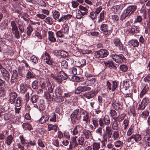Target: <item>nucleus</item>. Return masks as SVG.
Listing matches in <instances>:
<instances>
[{"label":"nucleus","instance_id":"41","mask_svg":"<svg viewBox=\"0 0 150 150\" xmlns=\"http://www.w3.org/2000/svg\"><path fill=\"white\" fill-rule=\"evenodd\" d=\"M104 11H103L100 13V15L98 17V22L100 23L104 19Z\"/></svg>","mask_w":150,"mask_h":150},{"label":"nucleus","instance_id":"31","mask_svg":"<svg viewBox=\"0 0 150 150\" xmlns=\"http://www.w3.org/2000/svg\"><path fill=\"white\" fill-rule=\"evenodd\" d=\"M83 134L87 139H89L91 136V134L90 131L87 129H84L83 131Z\"/></svg>","mask_w":150,"mask_h":150},{"label":"nucleus","instance_id":"62","mask_svg":"<svg viewBox=\"0 0 150 150\" xmlns=\"http://www.w3.org/2000/svg\"><path fill=\"white\" fill-rule=\"evenodd\" d=\"M34 75L32 72L30 71H28L26 75V78L27 79L33 78L34 77Z\"/></svg>","mask_w":150,"mask_h":150},{"label":"nucleus","instance_id":"8","mask_svg":"<svg viewBox=\"0 0 150 150\" xmlns=\"http://www.w3.org/2000/svg\"><path fill=\"white\" fill-rule=\"evenodd\" d=\"M98 93V90H94L85 93L83 94V96L87 99H90L96 96Z\"/></svg>","mask_w":150,"mask_h":150},{"label":"nucleus","instance_id":"18","mask_svg":"<svg viewBox=\"0 0 150 150\" xmlns=\"http://www.w3.org/2000/svg\"><path fill=\"white\" fill-rule=\"evenodd\" d=\"M1 72L6 80H8L10 78V75L8 71L5 69L2 68L1 69Z\"/></svg>","mask_w":150,"mask_h":150},{"label":"nucleus","instance_id":"43","mask_svg":"<svg viewBox=\"0 0 150 150\" xmlns=\"http://www.w3.org/2000/svg\"><path fill=\"white\" fill-rule=\"evenodd\" d=\"M121 106L117 102H115L112 104L113 108L116 110H119L121 109Z\"/></svg>","mask_w":150,"mask_h":150},{"label":"nucleus","instance_id":"52","mask_svg":"<svg viewBox=\"0 0 150 150\" xmlns=\"http://www.w3.org/2000/svg\"><path fill=\"white\" fill-rule=\"evenodd\" d=\"M8 25L7 23L5 21H3L0 23V27L2 30L6 28Z\"/></svg>","mask_w":150,"mask_h":150},{"label":"nucleus","instance_id":"14","mask_svg":"<svg viewBox=\"0 0 150 150\" xmlns=\"http://www.w3.org/2000/svg\"><path fill=\"white\" fill-rule=\"evenodd\" d=\"M72 17V15L70 14L64 15L59 19L57 20V22L59 23L62 22L63 23L65 24L66 21L71 18Z\"/></svg>","mask_w":150,"mask_h":150},{"label":"nucleus","instance_id":"30","mask_svg":"<svg viewBox=\"0 0 150 150\" xmlns=\"http://www.w3.org/2000/svg\"><path fill=\"white\" fill-rule=\"evenodd\" d=\"M128 43L134 47H138L139 42L137 39H132L129 40Z\"/></svg>","mask_w":150,"mask_h":150},{"label":"nucleus","instance_id":"63","mask_svg":"<svg viewBox=\"0 0 150 150\" xmlns=\"http://www.w3.org/2000/svg\"><path fill=\"white\" fill-rule=\"evenodd\" d=\"M78 51L79 52L83 54H90L91 52V50H83L81 49H79Z\"/></svg>","mask_w":150,"mask_h":150},{"label":"nucleus","instance_id":"24","mask_svg":"<svg viewBox=\"0 0 150 150\" xmlns=\"http://www.w3.org/2000/svg\"><path fill=\"white\" fill-rule=\"evenodd\" d=\"M72 14L76 16L77 19H80L83 16H84L83 15L82 12L80 10H76L72 12Z\"/></svg>","mask_w":150,"mask_h":150},{"label":"nucleus","instance_id":"38","mask_svg":"<svg viewBox=\"0 0 150 150\" xmlns=\"http://www.w3.org/2000/svg\"><path fill=\"white\" fill-rule=\"evenodd\" d=\"M77 140L78 146L79 145L82 146L83 144L85 141V139L82 136L79 137L77 138Z\"/></svg>","mask_w":150,"mask_h":150},{"label":"nucleus","instance_id":"45","mask_svg":"<svg viewBox=\"0 0 150 150\" xmlns=\"http://www.w3.org/2000/svg\"><path fill=\"white\" fill-rule=\"evenodd\" d=\"M115 141L114 142V144L116 147L119 148L123 145V142L119 140Z\"/></svg>","mask_w":150,"mask_h":150},{"label":"nucleus","instance_id":"39","mask_svg":"<svg viewBox=\"0 0 150 150\" xmlns=\"http://www.w3.org/2000/svg\"><path fill=\"white\" fill-rule=\"evenodd\" d=\"M92 146L93 150H99L100 146V143L94 142L92 144Z\"/></svg>","mask_w":150,"mask_h":150},{"label":"nucleus","instance_id":"19","mask_svg":"<svg viewBox=\"0 0 150 150\" xmlns=\"http://www.w3.org/2000/svg\"><path fill=\"white\" fill-rule=\"evenodd\" d=\"M123 8L122 5H117L113 6L112 8V10L114 13H116L120 12Z\"/></svg>","mask_w":150,"mask_h":150},{"label":"nucleus","instance_id":"15","mask_svg":"<svg viewBox=\"0 0 150 150\" xmlns=\"http://www.w3.org/2000/svg\"><path fill=\"white\" fill-rule=\"evenodd\" d=\"M55 33L57 37L59 40V41L61 42H62L64 39L67 38V35L60 30L58 31H56Z\"/></svg>","mask_w":150,"mask_h":150},{"label":"nucleus","instance_id":"61","mask_svg":"<svg viewBox=\"0 0 150 150\" xmlns=\"http://www.w3.org/2000/svg\"><path fill=\"white\" fill-rule=\"evenodd\" d=\"M30 59L32 62L34 64H36L38 62L37 57L34 55L31 56L30 57Z\"/></svg>","mask_w":150,"mask_h":150},{"label":"nucleus","instance_id":"21","mask_svg":"<svg viewBox=\"0 0 150 150\" xmlns=\"http://www.w3.org/2000/svg\"><path fill=\"white\" fill-rule=\"evenodd\" d=\"M86 60L85 59H81L80 60H76L75 61V65L77 67H82L86 65Z\"/></svg>","mask_w":150,"mask_h":150},{"label":"nucleus","instance_id":"9","mask_svg":"<svg viewBox=\"0 0 150 150\" xmlns=\"http://www.w3.org/2000/svg\"><path fill=\"white\" fill-rule=\"evenodd\" d=\"M117 86L118 84L115 81H112V83L108 81H107V89L109 91H114L117 88Z\"/></svg>","mask_w":150,"mask_h":150},{"label":"nucleus","instance_id":"27","mask_svg":"<svg viewBox=\"0 0 150 150\" xmlns=\"http://www.w3.org/2000/svg\"><path fill=\"white\" fill-rule=\"evenodd\" d=\"M113 119L114 120L112 121L111 123L112 129L114 130H118V126L117 122L116 120L115 117H113Z\"/></svg>","mask_w":150,"mask_h":150},{"label":"nucleus","instance_id":"1","mask_svg":"<svg viewBox=\"0 0 150 150\" xmlns=\"http://www.w3.org/2000/svg\"><path fill=\"white\" fill-rule=\"evenodd\" d=\"M41 87L44 89V96L48 100L50 98L49 93H52L53 92V88L50 82L47 80L46 82H43L41 84Z\"/></svg>","mask_w":150,"mask_h":150},{"label":"nucleus","instance_id":"54","mask_svg":"<svg viewBox=\"0 0 150 150\" xmlns=\"http://www.w3.org/2000/svg\"><path fill=\"white\" fill-rule=\"evenodd\" d=\"M52 16L54 19L57 20L59 17L60 13L58 11H55L53 12Z\"/></svg>","mask_w":150,"mask_h":150},{"label":"nucleus","instance_id":"2","mask_svg":"<svg viewBox=\"0 0 150 150\" xmlns=\"http://www.w3.org/2000/svg\"><path fill=\"white\" fill-rule=\"evenodd\" d=\"M83 110L81 109L77 108L74 110L71 114L70 118L72 123H75L76 120H79L81 118Z\"/></svg>","mask_w":150,"mask_h":150},{"label":"nucleus","instance_id":"16","mask_svg":"<svg viewBox=\"0 0 150 150\" xmlns=\"http://www.w3.org/2000/svg\"><path fill=\"white\" fill-rule=\"evenodd\" d=\"M103 64L106 67H108L110 69H116L117 67L115 66L113 62L111 60L104 61Z\"/></svg>","mask_w":150,"mask_h":150},{"label":"nucleus","instance_id":"64","mask_svg":"<svg viewBox=\"0 0 150 150\" xmlns=\"http://www.w3.org/2000/svg\"><path fill=\"white\" fill-rule=\"evenodd\" d=\"M129 124V121L127 120H125L123 123L122 125L124 129H126Z\"/></svg>","mask_w":150,"mask_h":150},{"label":"nucleus","instance_id":"48","mask_svg":"<svg viewBox=\"0 0 150 150\" xmlns=\"http://www.w3.org/2000/svg\"><path fill=\"white\" fill-rule=\"evenodd\" d=\"M44 21L47 24L51 25L53 23V19L50 17H48L45 19Z\"/></svg>","mask_w":150,"mask_h":150},{"label":"nucleus","instance_id":"44","mask_svg":"<svg viewBox=\"0 0 150 150\" xmlns=\"http://www.w3.org/2000/svg\"><path fill=\"white\" fill-rule=\"evenodd\" d=\"M12 32L18 30V28L15 21H12L11 22Z\"/></svg>","mask_w":150,"mask_h":150},{"label":"nucleus","instance_id":"11","mask_svg":"<svg viewBox=\"0 0 150 150\" xmlns=\"http://www.w3.org/2000/svg\"><path fill=\"white\" fill-rule=\"evenodd\" d=\"M81 115H83L82 117V120L83 121L85 122L86 124L90 122L91 115L89 112L83 110Z\"/></svg>","mask_w":150,"mask_h":150},{"label":"nucleus","instance_id":"37","mask_svg":"<svg viewBox=\"0 0 150 150\" xmlns=\"http://www.w3.org/2000/svg\"><path fill=\"white\" fill-rule=\"evenodd\" d=\"M139 32L138 28L136 26H134L132 28L129 33L130 34H134V33H136Z\"/></svg>","mask_w":150,"mask_h":150},{"label":"nucleus","instance_id":"28","mask_svg":"<svg viewBox=\"0 0 150 150\" xmlns=\"http://www.w3.org/2000/svg\"><path fill=\"white\" fill-rule=\"evenodd\" d=\"M48 39L52 42H55L56 39L54 37V33L52 31H49L48 32Z\"/></svg>","mask_w":150,"mask_h":150},{"label":"nucleus","instance_id":"23","mask_svg":"<svg viewBox=\"0 0 150 150\" xmlns=\"http://www.w3.org/2000/svg\"><path fill=\"white\" fill-rule=\"evenodd\" d=\"M112 130L111 129L110 127L108 126H107L105 128V131L104 132L102 135L103 138V139H106V136L107 134H112Z\"/></svg>","mask_w":150,"mask_h":150},{"label":"nucleus","instance_id":"47","mask_svg":"<svg viewBox=\"0 0 150 150\" xmlns=\"http://www.w3.org/2000/svg\"><path fill=\"white\" fill-rule=\"evenodd\" d=\"M148 87L147 86H145L140 93V97L142 98L144 94L148 91Z\"/></svg>","mask_w":150,"mask_h":150},{"label":"nucleus","instance_id":"58","mask_svg":"<svg viewBox=\"0 0 150 150\" xmlns=\"http://www.w3.org/2000/svg\"><path fill=\"white\" fill-rule=\"evenodd\" d=\"M39 96L36 95H33L31 97V101L33 103H36L38 100Z\"/></svg>","mask_w":150,"mask_h":150},{"label":"nucleus","instance_id":"5","mask_svg":"<svg viewBox=\"0 0 150 150\" xmlns=\"http://www.w3.org/2000/svg\"><path fill=\"white\" fill-rule=\"evenodd\" d=\"M110 25L107 23L102 24L100 26V29L105 35H109L112 32Z\"/></svg>","mask_w":150,"mask_h":150},{"label":"nucleus","instance_id":"33","mask_svg":"<svg viewBox=\"0 0 150 150\" xmlns=\"http://www.w3.org/2000/svg\"><path fill=\"white\" fill-rule=\"evenodd\" d=\"M39 105L40 109L41 110H44L45 108V104L44 100L42 99H41L40 100L39 103Z\"/></svg>","mask_w":150,"mask_h":150},{"label":"nucleus","instance_id":"49","mask_svg":"<svg viewBox=\"0 0 150 150\" xmlns=\"http://www.w3.org/2000/svg\"><path fill=\"white\" fill-rule=\"evenodd\" d=\"M92 124L95 128L98 126V120L97 118L96 117L92 118Z\"/></svg>","mask_w":150,"mask_h":150},{"label":"nucleus","instance_id":"35","mask_svg":"<svg viewBox=\"0 0 150 150\" xmlns=\"http://www.w3.org/2000/svg\"><path fill=\"white\" fill-rule=\"evenodd\" d=\"M77 69L76 68L72 67L70 68L69 70V75L72 76L75 75L77 74Z\"/></svg>","mask_w":150,"mask_h":150},{"label":"nucleus","instance_id":"20","mask_svg":"<svg viewBox=\"0 0 150 150\" xmlns=\"http://www.w3.org/2000/svg\"><path fill=\"white\" fill-rule=\"evenodd\" d=\"M82 129V127L81 125H77L74 128L73 130L71 132L73 135H76Z\"/></svg>","mask_w":150,"mask_h":150},{"label":"nucleus","instance_id":"36","mask_svg":"<svg viewBox=\"0 0 150 150\" xmlns=\"http://www.w3.org/2000/svg\"><path fill=\"white\" fill-rule=\"evenodd\" d=\"M48 129L49 131L54 130L55 132H56L57 129V126L56 125H52L50 124H48Z\"/></svg>","mask_w":150,"mask_h":150},{"label":"nucleus","instance_id":"6","mask_svg":"<svg viewBox=\"0 0 150 150\" xmlns=\"http://www.w3.org/2000/svg\"><path fill=\"white\" fill-rule=\"evenodd\" d=\"M67 75L64 71H61L56 78V80L58 83H61L63 80L67 79Z\"/></svg>","mask_w":150,"mask_h":150},{"label":"nucleus","instance_id":"12","mask_svg":"<svg viewBox=\"0 0 150 150\" xmlns=\"http://www.w3.org/2000/svg\"><path fill=\"white\" fill-rule=\"evenodd\" d=\"M112 58L113 60L116 63L118 64H120L123 61V59L124 57L122 54H112Z\"/></svg>","mask_w":150,"mask_h":150},{"label":"nucleus","instance_id":"59","mask_svg":"<svg viewBox=\"0 0 150 150\" xmlns=\"http://www.w3.org/2000/svg\"><path fill=\"white\" fill-rule=\"evenodd\" d=\"M140 12L142 14V16L144 19H146V11L145 8L143 7L140 10Z\"/></svg>","mask_w":150,"mask_h":150},{"label":"nucleus","instance_id":"55","mask_svg":"<svg viewBox=\"0 0 150 150\" xmlns=\"http://www.w3.org/2000/svg\"><path fill=\"white\" fill-rule=\"evenodd\" d=\"M79 8L81 10V11H83V12H82L83 15H85L87 13L88 10L86 7L82 6H79Z\"/></svg>","mask_w":150,"mask_h":150},{"label":"nucleus","instance_id":"4","mask_svg":"<svg viewBox=\"0 0 150 150\" xmlns=\"http://www.w3.org/2000/svg\"><path fill=\"white\" fill-rule=\"evenodd\" d=\"M99 122V125L101 127H104L105 125L108 126L110 123V117L108 115H105L103 118H100Z\"/></svg>","mask_w":150,"mask_h":150},{"label":"nucleus","instance_id":"7","mask_svg":"<svg viewBox=\"0 0 150 150\" xmlns=\"http://www.w3.org/2000/svg\"><path fill=\"white\" fill-rule=\"evenodd\" d=\"M111 43L115 46L118 47L120 50H123L122 44L119 38H114L112 40Z\"/></svg>","mask_w":150,"mask_h":150},{"label":"nucleus","instance_id":"46","mask_svg":"<svg viewBox=\"0 0 150 150\" xmlns=\"http://www.w3.org/2000/svg\"><path fill=\"white\" fill-rule=\"evenodd\" d=\"M132 137H133L134 140L137 142H139L142 138L141 135L139 134H133L132 135Z\"/></svg>","mask_w":150,"mask_h":150},{"label":"nucleus","instance_id":"25","mask_svg":"<svg viewBox=\"0 0 150 150\" xmlns=\"http://www.w3.org/2000/svg\"><path fill=\"white\" fill-rule=\"evenodd\" d=\"M42 33V36L39 32H36L35 33V37L38 38L39 40H40L42 38L45 37L47 35V33L45 31H43Z\"/></svg>","mask_w":150,"mask_h":150},{"label":"nucleus","instance_id":"34","mask_svg":"<svg viewBox=\"0 0 150 150\" xmlns=\"http://www.w3.org/2000/svg\"><path fill=\"white\" fill-rule=\"evenodd\" d=\"M13 138L11 135L8 136L6 138L5 143L7 146H9L13 141Z\"/></svg>","mask_w":150,"mask_h":150},{"label":"nucleus","instance_id":"51","mask_svg":"<svg viewBox=\"0 0 150 150\" xmlns=\"http://www.w3.org/2000/svg\"><path fill=\"white\" fill-rule=\"evenodd\" d=\"M97 15L94 12H91L90 14V17L94 22L96 21Z\"/></svg>","mask_w":150,"mask_h":150},{"label":"nucleus","instance_id":"57","mask_svg":"<svg viewBox=\"0 0 150 150\" xmlns=\"http://www.w3.org/2000/svg\"><path fill=\"white\" fill-rule=\"evenodd\" d=\"M56 115L54 112H52L50 116V120L51 122H55L56 121Z\"/></svg>","mask_w":150,"mask_h":150},{"label":"nucleus","instance_id":"22","mask_svg":"<svg viewBox=\"0 0 150 150\" xmlns=\"http://www.w3.org/2000/svg\"><path fill=\"white\" fill-rule=\"evenodd\" d=\"M28 88V86L26 83H21L20 86V91L22 93H25L27 91Z\"/></svg>","mask_w":150,"mask_h":150},{"label":"nucleus","instance_id":"40","mask_svg":"<svg viewBox=\"0 0 150 150\" xmlns=\"http://www.w3.org/2000/svg\"><path fill=\"white\" fill-rule=\"evenodd\" d=\"M23 128L25 130H30L33 129L32 125L28 123H23L22 125Z\"/></svg>","mask_w":150,"mask_h":150},{"label":"nucleus","instance_id":"42","mask_svg":"<svg viewBox=\"0 0 150 150\" xmlns=\"http://www.w3.org/2000/svg\"><path fill=\"white\" fill-rule=\"evenodd\" d=\"M55 94L57 96H59L61 97L62 95L63 91L62 90L59 88H57L54 91Z\"/></svg>","mask_w":150,"mask_h":150},{"label":"nucleus","instance_id":"13","mask_svg":"<svg viewBox=\"0 0 150 150\" xmlns=\"http://www.w3.org/2000/svg\"><path fill=\"white\" fill-rule=\"evenodd\" d=\"M108 54V52L106 50L101 49L98 51L96 54L97 57L101 58L106 57Z\"/></svg>","mask_w":150,"mask_h":150},{"label":"nucleus","instance_id":"3","mask_svg":"<svg viewBox=\"0 0 150 150\" xmlns=\"http://www.w3.org/2000/svg\"><path fill=\"white\" fill-rule=\"evenodd\" d=\"M135 6H129L125 9L121 15L120 19L122 20H124L127 17L130 16L136 9Z\"/></svg>","mask_w":150,"mask_h":150},{"label":"nucleus","instance_id":"50","mask_svg":"<svg viewBox=\"0 0 150 150\" xmlns=\"http://www.w3.org/2000/svg\"><path fill=\"white\" fill-rule=\"evenodd\" d=\"M77 138V136H75L72 137L71 138V143L74 145L75 146H77L78 144H77L76 139Z\"/></svg>","mask_w":150,"mask_h":150},{"label":"nucleus","instance_id":"60","mask_svg":"<svg viewBox=\"0 0 150 150\" xmlns=\"http://www.w3.org/2000/svg\"><path fill=\"white\" fill-rule=\"evenodd\" d=\"M149 114V112L148 111L145 110L141 114V116L143 118L146 119L147 116H148Z\"/></svg>","mask_w":150,"mask_h":150},{"label":"nucleus","instance_id":"32","mask_svg":"<svg viewBox=\"0 0 150 150\" xmlns=\"http://www.w3.org/2000/svg\"><path fill=\"white\" fill-rule=\"evenodd\" d=\"M49 119V117L47 115H43L40 119L39 122L41 124L45 123Z\"/></svg>","mask_w":150,"mask_h":150},{"label":"nucleus","instance_id":"17","mask_svg":"<svg viewBox=\"0 0 150 150\" xmlns=\"http://www.w3.org/2000/svg\"><path fill=\"white\" fill-rule=\"evenodd\" d=\"M9 96L10 102L11 104L13 103L17 96V93L15 92H12L9 93Z\"/></svg>","mask_w":150,"mask_h":150},{"label":"nucleus","instance_id":"10","mask_svg":"<svg viewBox=\"0 0 150 150\" xmlns=\"http://www.w3.org/2000/svg\"><path fill=\"white\" fill-rule=\"evenodd\" d=\"M42 57L44 59V61L48 65H51L53 64V61L52 59L49 54L46 52L44 54Z\"/></svg>","mask_w":150,"mask_h":150},{"label":"nucleus","instance_id":"53","mask_svg":"<svg viewBox=\"0 0 150 150\" xmlns=\"http://www.w3.org/2000/svg\"><path fill=\"white\" fill-rule=\"evenodd\" d=\"M110 18L113 22L116 23L118 21L119 17L117 15L114 14L111 15V17Z\"/></svg>","mask_w":150,"mask_h":150},{"label":"nucleus","instance_id":"56","mask_svg":"<svg viewBox=\"0 0 150 150\" xmlns=\"http://www.w3.org/2000/svg\"><path fill=\"white\" fill-rule=\"evenodd\" d=\"M27 34L28 36H30L31 33L33 31V28L30 25H28L27 27Z\"/></svg>","mask_w":150,"mask_h":150},{"label":"nucleus","instance_id":"26","mask_svg":"<svg viewBox=\"0 0 150 150\" xmlns=\"http://www.w3.org/2000/svg\"><path fill=\"white\" fill-rule=\"evenodd\" d=\"M112 141H115L120 138V134L118 130H115L112 133Z\"/></svg>","mask_w":150,"mask_h":150},{"label":"nucleus","instance_id":"29","mask_svg":"<svg viewBox=\"0 0 150 150\" xmlns=\"http://www.w3.org/2000/svg\"><path fill=\"white\" fill-rule=\"evenodd\" d=\"M60 30L67 35L68 34L69 30V27L67 24H64L63 25L62 28Z\"/></svg>","mask_w":150,"mask_h":150}]
</instances>
